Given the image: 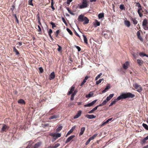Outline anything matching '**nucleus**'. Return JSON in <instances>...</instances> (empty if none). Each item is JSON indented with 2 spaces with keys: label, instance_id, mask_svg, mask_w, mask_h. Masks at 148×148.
I'll use <instances>...</instances> for the list:
<instances>
[{
  "label": "nucleus",
  "instance_id": "6e6d98bb",
  "mask_svg": "<svg viewBox=\"0 0 148 148\" xmlns=\"http://www.w3.org/2000/svg\"><path fill=\"white\" fill-rule=\"evenodd\" d=\"M75 47L77 49L78 51H81V49L79 47L76 46H75Z\"/></svg>",
  "mask_w": 148,
  "mask_h": 148
},
{
  "label": "nucleus",
  "instance_id": "423d86ee",
  "mask_svg": "<svg viewBox=\"0 0 148 148\" xmlns=\"http://www.w3.org/2000/svg\"><path fill=\"white\" fill-rule=\"evenodd\" d=\"M85 17L86 16H84L83 15L81 14L78 16L77 20L78 21L80 22L84 21V19Z\"/></svg>",
  "mask_w": 148,
  "mask_h": 148
},
{
  "label": "nucleus",
  "instance_id": "f704fd0d",
  "mask_svg": "<svg viewBox=\"0 0 148 148\" xmlns=\"http://www.w3.org/2000/svg\"><path fill=\"white\" fill-rule=\"evenodd\" d=\"M102 75V73H100L95 77V80H97Z\"/></svg>",
  "mask_w": 148,
  "mask_h": 148
},
{
  "label": "nucleus",
  "instance_id": "13d9d810",
  "mask_svg": "<svg viewBox=\"0 0 148 148\" xmlns=\"http://www.w3.org/2000/svg\"><path fill=\"white\" fill-rule=\"evenodd\" d=\"M90 141V140L89 139H88L85 145H88Z\"/></svg>",
  "mask_w": 148,
  "mask_h": 148
},
{
  "label": "nucleus",
  "instance_id": "4d7b16f0",
  "mask_svg": "<svg viewBox=\"0 0 148 148\" xmlns=\"http://www.w3.org/2000/svg\"><path fill=\"white\" fill-rule=\"evenodd\" d=\"M38 31L39 32H41V29L39 25H38Z\"/></svg>",
  "mask_w": 148,
  "mask_h": 148
},
{
  "label": "nucleus",
  "instance_id": "412c9836",
  "mask_svg": "<svg viewBox=\"0 0 148 148\" xmlns=\"http://www.w3.org/2000/svg\"><path fill=\"white\" fill-rule=\"evenodd\" d=\"M147 140H148V136L141 141V144L143 145L144 144L146 141Z\"/></svg>",
  "mask_w": 148,
  "mask_h": 148
},
{
  "label": "nucleus",
  "instance_id": "6ab92c4d",
  "mask_svg": "<svg viewBox=\"0 0 148 148\" xmlns=\"http://www.w3.org/2000/svg\"><path fill=\"white\" fill-rule=\"evenodd\" d=\"M128 62L127 61L126 62L125 64H123V68L125 69H127L128 68Z\"/></svg>",
  "mask_w": 148,
  "mask_h": 148
},
{
  "label": "nucleus",
  "instance_id": "0e129e2a",
  "mask_svg": "<svg viewBox=\"0 0 148 148\" xmlns=\"http://www.w3.org/2000/svg\"><path fill=\"white\" fill-rule=\"evenodd\" d=\"M108 123L106 122V121L105 122H104L102 124L101 126L104 125H105L107 123Z\"/></svg>",
  "mask_w": 148,
  "mask_h": 148
},
{
  "label": "nucleus",
  "instance_id": "bb28decb",
  "mask_svg": "<svg viewBox=\"0 0 148 148\" xmlns=\"http://www.w3.org/2000/svg\"><path fill=\"white\" fill-rule=\"evenodd\" d=\"M58 117V116L57 115H54L49 118V120L52 119H57Z\"/></svg>",
  "mask_w": 148,
  "mask_h": 148
},
{
  "label": "nucleus",
  "instance_id": "79ce46f5",
  "mask_svg": "<svg viewBox=\"0 0 148 148\" xmlns=\"http://www.w3.org/2000/svg\"><path fill=\"white\" fill-rule=\"evenodd\" d=\"M33 0H29L28 1V4L29 5L33 6V4L32 3Z\"/></svg>",
  "mask_w": 148,
  "mask_h": 148
},
{
  "label": "nucleus",
  "instance_id": "f3484780",
  "mask_svg": "<svg viewBox=\"0 0 148 148\" xmlns=\"http://www.w3.org/2000/svg\"><path fill=\"white\" fill-rule=\"evenodd\" d=\"M137 36L138 38L140 40H142L143 39L142 38L141 36H140V33L139 31H138L137 33Z\"/></svg>",
  "mask_w": 148,
  "mask_h": 148
},
{
  "label": "nucleus",
  "instance_id": "0eeeda50",
  "mask_svg": "<svg viewBox=\"0 0 148 148\" xmlns=\"http://www.w3.org/2000/svg\"><path fill=\"white\" fill-rule=\"evenodd\" d=\"M41 144V142H38L36 143L33 147H32L31 148H38Z\"/></svg>",
  "mask_w": 148,
  "mask_h": 148
},
{
  "label": "nucleus",
  "instance_id": "aec40b11",
  "mask_svg": "<svg viewBox=\"0 0 148 148\" xmlns=\"http://www.w3.org/2000/svg\"><path fill=\"white\" fill-rule=\"evenodd\" d=\"M131 20L133 21L134 24L135 25H136L138 21H137L136 18H131Z\"/></svg>",
  "mask_w": 148,
  "mask_h": 148
},
{
  "label": "nucleus",
  "instance_id": "774afa93",
  "mask_svg": "<svg viewBox=\"0 0 148 148\" xmlns=\"http://www.w3.org/2000/svg\"><path fill=\"white\" fill-rule=\"evenodd\" d=\"M32 147L31 145H28L26 148H30V147L31 148Z\"/></svg>",
  "mask_w": 148,
  "mask_h": 148
},
{
  "label": "nucleus",
  "instance_id": "a18cd8bd",
  "mask_svg": "<svg viewBox=\"0 0 148 148\" xmlns=\"http://www.w3.org/2000/svg\"><path fill=\"white\" fill-rule=\"evenodd\" d=\"M143 26V29L145 30H148V27L147 26V25H146L145 26L144 25V26Z\"/></svg>",
  "mask_w": 148,
  "mask_h": 148
},
{
  "label": "nucleus",
  "instance_id": "37998d69",
  "mask_svg": "<svg viewBox=\"0 0 148 148\" xmlns=\"http://www.w3.org/2000/svg\"><path fill=\"white\" fill-rule=\"evenodd\" d=\"M61 134L58 133L56 134V138H58L60 137L61 136Z\"/></svg>",
  "mask_w": 148,
  "mask_h": 148
},
{
  "label": "nucleus",
  "instance_id": "4468645a",
  "mask_svg": "<svg viewBox=\"0 0 148 148\" xmlns=\"http://www.w3.org/2000/svg\"><path fill=\"white\" fill-rule=\"evenodd\" d=\"M114 95V94H110L109 96L107 97L106 100L108 101H109L113 97Z\"/></svg>",
  "mask_w": 148,
  "mask_h": 148
},
{
  "label": "nucleus",
  "instance_id": "49530a36",
  "mask_svg": "<svg viewBox=\"0 0 148 148\" xmlns=\"http://www.w3.org/2000/svg\"><path fill=\"white\" fill-rule=\"evenodd\" d=\"M88 77L87 76H86L85 77L83 81L84 82H86V81L88 79Z\"/></svg>",
  "mask_w": 148,
  "mask_h": 148
},
{
  "label": "nucleus",
  "instance_id": "f8f14e48",
  "mask_svg": "<svg viewBox=\"0 0 148 148\" xmlns=\"http://www.w3.org/2000/svg\"><path fill=\"white\" fill-rule=\"evenodd\" d=\"M86 117L88 119H93V118H95L96 117V116L93 114H88L86 116Z\"/></svg>",
  "mask_w": 148,
  "mask_h": 148
},
{
  "label": "nucleus",
  "instance_id": "bf43d9fd",
  "mask_svg": "<svg viewBox=\"0 0 148 148\" xmlns=\"http://www.w3.org/2000/svg\"><path fill=\"white\" fill-rule=\"evenodd\" d=\"M52 32H53L52 30L51 29H50L49 30V32H48L49 35H51V34L52 33Z\"/></svg>",
  "mask_w": 148,
  "mask_h": 148
},
{
  "label": "nucleus",
  "instance_id": "7c9ffc66",
  "mask_svg": "<svg viewBox=\"0 0 148 148\" xmlns=\"http://www.w3.org/2000/svg\"><path fill=\"white\" fill-rule=\"evenodd\" d=\"M13 51L16 54L18 55L19 54V52L15 47H14L13 48Z\"/></svg>",
  "mask_w": 148,
  "mask_h": 148
},
{
  "label": "nucleus",
  "instance_id": "e2e57ef3",
  "mask_svg": "<svg viewBox=\"0 0 148 148\" xmlns=\"http://www.w3.org/2000/svg\"><path fill=\"white\" fill-rule=\"evenodd\" d=\"M75 34L76 35H77V36H78L79 38L80 37V36L79 35V34L77 33V32L76 31H75Z\"/></svg>",
  "mask_w": 148,
  "mask_h": 148
},
{
  "label": "nucleus",
  "instance_id": "4c0bfd02",
  "mask_svg": "<svg viewBox=\"0 0 148 148\" xmlns=\"http://www.w3.org/2000/svg\"><path fill=\"white\" fill-rule=\"evenodd\" d=\"M66 30L71 35H73V33L72 31L69 29L67 28L66 29Z\"/></svg>",
  "mask_w": 148,
  "mask_h": 148
},
{
  "label": "nucleus",
  "instance_id": "dca6fc26",
  "mask_svg": "<svg viewBox=\"0 0 148 148\" xmlns=\"http://www.w3.org/2000/svg\"><path fill=\"white\" fill-rule=\"evenodd\" d=\"M84 22L83 23V24L85 25L88 24L89 23V20L87 17H85L84 19Z\"/></svg>",
  "mask_w": 148,
  "mask_h": 148
},
{
  "label": "nucleus",
  "instance_id": "c85d7f7f",
  "mask_svg": "<svg viewBox=\"0 0 148 148\" xmlns=\"http://www.w3.org/2000/svg\"><path fill=\"white\" fill-rule=\"evenodd\" d=\"M104 80L103 78H102L99 79L98 81H96V85H98L100 83H101V82Z\"/></svg>",
  "mask_w": 148,
  "mask_h": 148
},
{
  "label": "nucleus",
  "instance_id": "864d4df0",
  "mask_svg": "<svg viewBox=\"0 0 148 148\" xmlns=\"http://www.w3.org/2000/svg\"><path fill=\"white\" fill-rule=\"evenodd\" d=\"M110 88V86L109 85V84L108 85H107L106 86L105 89H106V90H107L108 89Z\"/></svg>",
  "mask_w": 148,
  "mask_h": 148
},
{
  "label": "nucleus",
  "instance_id": "7ed1b4c3",
  "mask_svg": "<svg viewBox=\"0 0 148 148\" xmlns=\"http://www.w3.org/2000/svg\"><path fill=\"white\" fill-rule=\"evenodd\" d=\"M134 86L138 92H140L142 91V87L140 85H138L137 84L135 83L134 85Z\"/></svg>",
  "mask_w": 148,
  "mask_h": 148
},
{
  "label": "nucleus",
  "instance_id": "b1692460",
  "mask_svg": "<svg viewBox=\"0 0 148 148\" xmlns=\"http://www.w3.org/2000/svg\"><path fill=\"white\" fill-rule=\"evenodd\" d=\"M73 129L72 128L67 133L66 135L65 136L66 137H67L69 135L71 134L73 131Z\"/></svg>",
  "mask_w": 148,
  "mask_h": 148
},
{
  "label": "nucleus",
  "instance_id": "a211bd4d",
  "mask_svg": "<svg viewBox=\"0 0 148 148\" xmlns=\"http://www.w3.org/2000/svg\"><path fill=\"white\" fill-rule=\"evenodd\" d=\"M124 24L125 26L127 27H129L130 26V22L128 21H124Z\"/></svg>",
  "mask_w": 148,
  "mask_h": 148
},
{
  "label": "nucleus",
  "instance_id": "052dcab7",
  "mask_svg": "<svg viewBox=\"0 0 148 148\" xmlns=\"http://www.w3.org/2000/svg\"><path fill=\"white\" fill-rule=\"evenodd\" d=\"M50 135L51 136L55 137V136H56V133H51L50 134Z\"/></svg>",
  "mask_w": 148,
  "mask_h": 148
},
{
  "label": "nucleus",
  "instance_id": "f257e3e1",
  "mask_svg": "<svg viewBox=\"0 0 148 148\" xmlns=\"http://www.w3.org/2000/svg\"><path fill=\"white\" fill-rule=\"evenodd\" d=\"M135 97V95L130 92H127L121 95L118 97L115 100L112 101L110 103L109 106H111L116 103V101H118L121 99H125L127 98H132Z\"/></svg>",
  "mask_w": 148,
  "mask_h": 148
},
{
  "label": "nucleus",
  "instance_id": "ddd939ff",
  "mask_svg": "<svg viewBox=\"0 0 148 148\" xmlns=\"http://www.w3.org/2000/svg\"><path fill=\"white\" fill-rule=\"evenodd\" d=\"M55 77V75L54 72H53L51 73L50 75L49 79L50 80L53 79Z\"/></svg>",
  "mask_w": 148,
  "mask_h": 148
},
{
  "label": "nucleus",
  "instance_id": "6e6552de",
  "mask_svg": "<svg viewBox=\"0 0 148 148\" xmlns=\"http://www.w3.org/2000/svg\"><path fill=\"white\" fill-rule=\"evenodd\" d=\"M142 12H143V11L142 10V8H138L137 12L140 17H142L143 16V14L141 13Z\"/></svg>",
  "mask_w": 148,
  "mask_h": 148
},
{
  "label": "nucleus",
  "instance_id": "ea45409f",
  "mask_svg": "<svg viewBox=\"0 0 148 148\" xmlns=\"http://www.w3.org/2000/svg\"><path fill=\"white\" fill-rule=\"evenodd\" d=\"M119 8L121 10H123L124 9L125 7L123 4H121L120 5Z\"/></svg>",
  "mask_w": 148,
  "mask_h": 148
},
{
  "label": "nucleus",
  "instance_id": "a878e982",
  "mask_svg": "<svg viewBox=\"0 0 148 148\" xmlns=\"http://www.w3.org/2000/svg\"><path fill=\"white\" fill-rule=\"evenodd\" d=\"M83 36L84 38V43L86 44H88V42H87V39L86 36L84 35H83Z\"/></svg>",
  "mask_w": 148,
  "mask_h": 148
},
{
  "label": "nucleus",
  "instance_id": "cd10ccee",
  "mask_svg": "<svg viewBox=\"0 0 148 148\" xmlns=\"http://www.w3.org/2000/svg\"><path fill=\"white\" fill-rule=\"evenodd\" d=\"M18 103L21 104H25V103L23 99H20L18 101Z\"/></svg>",
  "mask_w": 148,
  "mask_h": 148
},
{
  "label": "nucleus",
  "instance_id": "9d476101",
  "mask_svg": "<svg viewBox=\"0 0 148 148\" xmlns=\"http://www.w3.org/2000/svg\"><path fill=\"white\" fill-rule=\"evenodd\" d=\"M75 137V135H72L69 137L67 139L65 142L66 143H67L69 142L73 138Z\"/></svg>",
  "mask_w": 148,
  "mask_h": 148
},
{
  "label": "nucleus",
  "instance_id": "1a4fd4ad",
  "mask_svg": "<svg viewBox=\"0 0 148 148\" xmlns=\"http://www.w3.org/2000/svg\"><path fill=\"white\" fill-rule=\"evenodd\" d=\"M81 114L82 111L81 110L79 111L77 114L74 116L73 118L75 119L79 118L81 115Z\"/></svg>",
  "mask_w": 148,
  "mask_h": 148
},
{
  "label": "nucleus",
  "instance_id": "5701e85b",
  "mask_svg": "<svg viewBox=\"0 0 148 148\" xmlns=\"http://www.w3.org/2000/svg\"><path fill=\"white\" fill-rule=\"evenodd\" d=\"M97 107H95L94 108H93L90 111H89L88 112V113L89 114H91L92 113L94 112L97 109Z\"/></svg>",
  "mask_w": 148,
  "mask_h": 148
},
{
  "label": "nucleus",
  "instance_id": "39448f33",
  "mask_svg": "<svg viewBox=\"0 0 148 148\" xmlns=\"http://www.w3.org/2000/svg\"><path fill=\"white\" fill-rule=\"evenodd\" d=\"M97 100H95L93 101H92L90 103L88 104L85 105H84V107H91L97 101Z\"/></svg>",
  "mask_w": 148,
  "mask_h": 148
},
{
  "label": "nucleus",
  "instance_id": "e433bc0d",
  "mask_svg": "<svg viewBox=\"0 0 148 148\" xmlns=\"http://www.w3.org/2000/svg\"><path fill=\"white\" fill-rule=\"evenodd\" d=\"M75 95L73 93L72 94L70 98V100L71 101H73L74 99V97Z\"/></svg>",
  "mask_w": 148,
  "mask_h": 148
},
{
  "label": "nucleus",
  "instance_id": "69168bd1",
  "mask_svg": "<svg viewBox=\"0 0 148 148\" xmlns=\"http://www.w3.org/2000/svg\"><path fill=\"white\" fill-rule=\"evenodd\" d=\"M95 138L93 136H92L91 137H90V138H89V139L90 140H92L94 139Z\"/></svg>",
  "mask_w": 148,
  "mask_h": 148
},
{
  "label": "nucleus",
  "instance_id": "f03ea898",
  "mask_svg": "<svg viewBox=\"0 0 148 148\" xmlns=\"http://www.w3.org/2000/svg\"><path fill=\"white\" fill-rule=\"evenodd\" d=\"M79 9H83L87 7L88 5L86 0H83L82 4L80 5H78Z\"/></svg>",
  "mask_w": 148,
  "mask_h": 148
},
{
  "label": "nucleus",
  "instance_id": "72a5a7b5",
  "mask_svg": "<svg viewBox=\"0 0 148 148\" xmlns=\"http://www.w3.org/2000/svg\"><path fill=\"white\" fill-rule=\"evenodd\" d=\"M142 125L145 128L146 130H148V126L145 123H143Z\"/></svg>",
  "mask_w": 148,
  "mask_h": 148
},
{
  "label": "nucleus",
  "instance_id": "393cba45",
  "mask_svg": "<svg viewBox=\"0 0 148 148\" xmlns=\"http://www.w3.org/2000/svg\"><path fill=\"white\" fill-rule=\"evenodd\" d=\"M137 61L138 64L140 66L144 62L143 60L140 59H138Z\"/></svg>",
  "mask_w": 148,
  "mask_h": 148
},
{
  "label": "nucleus",
  "instance_id": "2f4dec72",
  "mask_svg": "<svg viewBox=\"0 0 148 148\" xmlns=\"http://www.w3.org/2000/svg\"><path fill=\"white\" fill-rule=\"evenodd\" d=\"M104 15L103 13H100L98 15V17L99 19H100L104 17Z\"/></svg>",
  "mask_w": 148,
  "mask_h": 148
},
{
  "label": "nucleus",
  "instance_id": "a19ab883",
  "mask_svg": "<svg viewBox=\"0 0 148 148\" xmlns=\"http://www.w3.org/2000/svg\"><path fill=\"white\" fill-rule=\"evenodd\" d=\"M62 126H59L56 130V131L57 132H59L62 129Z\"/></svg>",
  "mask_w": 148,
  "mask_h": 148
},
{
  "label": "nucleus",
  "instance_id": "5fc2aeb1",
  "mask_svg": "<svg viewBox=\"0 0 148 148\" xmlns=\"http://www.w3.org/2000/svg\"><path fill=\"white\" fill-rule=\"evenodd\" d=\"M68 12L71 15H74V14L70 10L69 8H68Z\"/></svg>",
  "mask_w": 148,
  "mask_h": 148
},
{
  "label": "nucleus",
  "instance_id": "3c124183",
  "mask_svg": "<svg viewBox=\"0 0 148 148\" xmlns=\"http://www.w3.org/2000/svg\"><path fill=\"white\" fill-rule=\"evenodd\" d=\"M58 51H60L62 49V47L59 46V45H58Z\"/></svg>",
  "mask_w": 148,
  "mask_h": 148
},
{
  "label": "nucleus",
  "instance_id": "2eb2a0df",
  "mask_svg": "<svg viewBox=\"0 0 148 148\" xmlns=\"http://www.w3.org/2000/svg\"><path fill=\"white\" fill-rule=\"evenodd\" d=\"M85 127H82L81 128L80 132L79 133V136H81L83 134L85 130Z\"/></svg>",
  "mask_w": 148,
  "mask_h": 148
},
{
  "label": "nucleus",
  "instance_id": "680f3d73",
  "mask_svg": "<svg viewBox=\"0 0 148 148\" xmlns=\"http://www.w3.org/2000/svg\"><path fill=\"white\" fill-rule=\"evenodd\" d=\"M96 25L97 26H99L100 25V23L98 21H96Z\"/></svg>",
  "mask_w": 148,
  "mask_h": 148
},
{
  "label": "nucleus",
  "instance_id": "20e7f679",
  "mask_svg": "<svg viewBox=\"0 0 148 148\" xmlns=\"http://www.w3.org/2000/svg\"><path fill=\"white\" fill-rule=\"evenodd\" d=\"M2 126L1 130V132H2L6 131L9 129V127L7 125L5 124H3Z\"/></svg>",
  "mask_w": 148,
  "mask_h": 148
},
{
  "label": "nucleus",
  "instance_id": "338daca9",
  "mask_svg": "<svg viewBox=\"0 0 148 148\" xmlns=\"http://www.w3.org/2000/svg\"><path fill=\"white\" fill-rule=\"evenodd\" d=\"M95 138L93 136H92L91 137H90V138H89V139L90 140H92L94 139Z\"/></svg>",
  "mask_w": 148,
  "mask_h": 148
},
{
  "label": "nucleus",
  "instance_id": "473e14b6",
  "mask_svg": "<svg viewBox=\"0 0 148 148\" xmlns=\"http://www.w3.org/2000/svg\"><path fill=\"white\" fill-rule=\"evenodd\" d=\"M135 6L136 7H138V8H142V7L141 5H140V3H136L135 5Z\"/></svg>",
  "mask_w": 148,
  "mask_h": 148
},
{
  "label": "nucleus",
  "instance_id": "c03bdc74",
  "mask_svg": "<svg viewBox=\"0 0 148 148\" xmlns=\"http://www.w3.org/2000/svg\"><path fill=\"white\" fill-rule=\"evenodd\" d=\"M50 23L52 25V28H53L54 27H56V26L55 25V24L53 22H51Z\"/></svg>",
  "mask_w": 148,
  "mask_h": 148
},
{
  "label": "nucleus",
  "instance_id": "09e8293b",
  "mask_svg": "<svg viewBox=\"0 0 148 148\" xmlns=\"http://www.w3.org/2000/svg\"><path fill=\"white\" fill-rule=\"evenodd\" d=\"M62 19L63 21V22L65 23V24L66 25H67V23H66L65 20V19H64V18L63 17H62Z\"/></svg>",
  "mask_w": 148,
  "mask_h": 148
},
{
  "label": "nucleus",
  "instance_id": "c9c22d12",
  "mask_svg": "<svg viewBox=\"0 0 148 148\" xmlns=\"http://www.w3.org/2000/svg\"><path fill=\"white\" fill-rule=\"evenodd\" d=\"M139 55L140 56H146L147 57H148V56H147L146 54H144L142 52H140L139 53Z\"/></svg>",
  "mask_w": 148,
  "mask_h": 148
},
{
  "label": "nucleus",
  "instance_id": "603ef678",
  "mask_svg": "<svg viewBox=\"0 0 148 148\" xmlns=\"http://www.w3.org/2000/svg\"><path fill=\"white\" fill-rule=\"evenodd\" d=\"M108 101L106 100H104L102 103V104H103V105H106V103L108 102Z\"/></svg>",
  "mask_w": 148,
  "mask_h": 148
},
{
  "label": "nucleus",
  "instance_id": "58836bf2",
  "mask_svg": "<svg viewBox=\"0 0 148 148\" xmlns=\"http://www.w3.org/2000/svg\"><path fill=\"white\" fill-rule=\"evenodd\" d=\"M60 32V31L59 30H57L55 32V35L56 37H58L59 34Z\"/></svg>",
  "mask_w": 148,
  "mask_h": 148
},
{
  "label": "nucleus",
  "instance_id": "c756f323",
  "mask_svg": "<svg viewBox=\"0 0 148 148\" xmlns=\"http://www.w3.org/2000/svg\"><path fill=\"white\" fill-rule=\"evenodd\" d=\"M147 21L146 19H145L143 20V23H142V26L144 25H147Z\"/></svg>",
  "mask_w": 148,
  "mask_h": 148
},
{
  "label": "nucleus",
  "instance_id": "4be33fe9",
  "mask_svg": "<svg viewBox=\"0 0 148 148\" xmlns=\"http://www.w3.org/2000/svg\"><path fill=\"white\" fill-rule=\"evenodd\" d=\"M94 95L93 93L92 92H90L88 95H86V98H90L92 97Z\"/></svg>",
  "mask_w": 148,
  "mask_h": 148
},
{
  "label": "nucleus",
  "instance_id": "de8ad7c7",
  "mask_svg": "<svg viewBox=\"0 0 148 148\" xmlns=\"http://www.w3.org/2000/svg\"><path fill=\"white\" fill-rule=\"evenodd\" d=\"M60 145V144L59 143H57L55 145L53 146L54 148H57V147H59Z\"/></svg>",
  "mask_w": 148,
  "mask_h": 148
},
{
  "label": "nucleus",
  "instance_id": "8fccbe9b",
  "mask_svg": "<svg viewBox=\"0 0 148 148\" xmlns=\"http://www.w3.org/2000/svg\"><path fill=\"white\" fill-rule=\"evenodd\" d=\"M39 70L41 73H42L43 72V69L42 67H39Z\"/></svg>",
  "mask_w": 148,
  "mask_h": 148
},
{
  "label": "nucleus",
  "instance_id": "9b49d317",
  "mask_svg": "<svg viewBox=\"0 0 148 148\" xmlns=\"http://www.w3.org/2000/svg\"><path fill=\"white\" fill-rule=\"evenodd\" d=\"M75 87L74 86H72L71 87L69 91V92H68L67 95H69L72 94L73 92L74 91V90H75Z\"/></svg>",
  "mask_w": 148,
  "mask_h": 148
}]
</instances>
